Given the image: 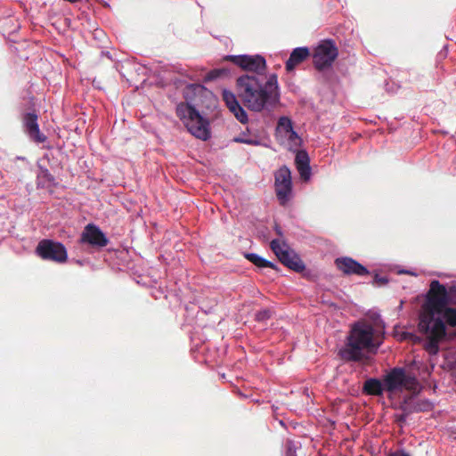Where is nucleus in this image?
I'll return each instance as SVG.
<instances>
[{
    "instance_id": "obj_1",
    "label": "nucleus",
    "mask_w": 456,
    "mask_h": 456,
    "mask_svg": "<svg viewBox=\"0 0 456 456\" xmlns=\"http://www.w3.org/2000/svg\"><path fill=\"white\" fill-rule=\"evenodd\" d=\"M237 94L250 110L260 112L273 109L280 102L278 78L275 74L265 77L242 75L236 81Z\"/></svg>"
},
{
    "instance_id": "obj_2",
    "label": "nucleus",
    "mask_w": 456,
    "mask_h": 456,
    "mask_svg": "<svg viewBox=\"0 0 456 456\" xmlns=\"http://www.w3.org/2000/svg\"><path fill=\"white\" fill-rule=\"evenodd\" d=\"M206 88L200 84H189L183 90L185 102L176 105L175 112L188 131L196 138L207 141L211 136L210 125L194 106V98L205 93Z\"/></svg>"
},
{
    "instance_id": "obj_3",
    "label": "nucleus",
    "mask_w": 456,
    "mask_h": 456,
    "mask_svg": "<svg viewBox=\"0 0 456 456\" xmlns=\"http://www.w3.org/2000/svg\"><path fill=\"white\" fill-rule=\"evenodd\" d=\"M379 346L373 326L365 321H359L352 324L338 355L346 362H360L364 357V350L376 351Z\"/></svg>"
},
{
    "instance_id": "obj_4",
    "label": "nucleus",
    "mask_w": 456,
    "mask_h": 456,
    "mask_svg": "<svg viewBox=\"0 0 456 456\" xmlns=\"http://www.w3.org/2000/svg\"><path fill=\"white\" fill-rule=\"evenodd\" d=\"M387 392L390 395L403 390L417 392L420 385L414 374L406 371L403 367H395L383 376Z\"/></svg>"
},
{
    "instance_id": "obj_5",
    "label": "nucleus",
    "mask_w": 456,
    "mask_h": 456,
    "mask_svg": "<svg viewBox=\"0 0 456 456\" xmlns=\"http://www.w3.org/2000/svg\"><path fill=\"white\" fill-rule=\"evenodd\" d=\"M270 247L279 260L287 267L296 272L305 269V265L299 256L290 248L284 240L274 239Z\"/></svg>"
},
{
    "instance_id": "obj_6",
    "label": "nucleus",
    "mask_w": 456,
    "mask_h": 456,
    "mask_svg": "<svg viewBox=\"0 0 456 456\" xmlns=\"http://www.w3.org/2000/svg\"><path fill=\"white\" fill-rule=\"evenodd\" d=\"M275 136L281 145L293 151H296L302 142L301 137L293 129L291 119L288 117L279 118Z\"/></svg>"
},
{
    "instance_id": "obj_7",
    "label": "nucleus",
    "mask_w": 456,
    "mask_h": 456,
    "mask_svg": "<svg viewBox=\"0 0 456 456\" xmlns=\"http://www.w3.org/2000/svg\"><path fill=\"white\" fill-rule=\"evenodd\" d=\"M419 330L427 337L443 338L445 335L444 322L436 311L428 308L419 317Z\"/></svg>"
},
{
    "instance_id": "obj_8",
    "label": "nucleus",
    "mask_w": 456,
    "mask_h": 456,
    "mask_svg": "<svg viewBox=\"0 0 456 456\" xmlns=\"http://www.w3.org/2000/svg\"><path fill=\"white\" fill-rule=\"evenodd\" d=\"M225 60L232 61L243 70L253 73L251 76L265 77L266 61L259 54L227 55ZM248 75L250 76L249 74Z\"/></svg>"
},
{
    "instance_id": "obj_9",
    "label": "nucleus",
    "mask_w": 456,
    "mask_h": 456,
    "mask_svg": "<svg viewBox=\"0 0 456 456\" xmlns=\"http://www.w3.org/2000/svg\"><path fill=\"white\" fill-rule=\"evenodd\" d=\"M338 55V50L335 42L331 39L323 40L314 49L313 56L314 67L318 70L329 69L332 66Z\"/></svg>"
},
{
    "instance_id": "obj_10",
    "label": "nucleus",
    "mask_w": 456,
    "mask_h": 456,
    "mask_svg": "<svg viewBox=\"0 0 456 456\" xmlns=\"http://www.w3.org/2000/svg\"><path fill=\"white\" fill-rule=\"evenodd\" d=\"M36 253L44 260L57 263H64L68 258L64 245L52 240H41L36 248Z\"/></svg>"
},
{
    "instance_id": "obj_11",
    "label": "nucleus",
    "mask_w": 456,
    "mask_h": 456,
    "mask_svg": "<svg viewBox=\"0 0 456 456\" xmlns=\"http://www.w3.org/2000/svg\"><path fill=\"white\" fill-rule=\"evenodd\" d=\"M275 192L281 205L284 206L292 194L291 172L287 166L281 167L274 175Z\"/></svg>"
},
{
    "instance_id": "obj_12",
    "label": "nucleus",
    "mask_w": 456,
    "mask_h": 456,
    "mask_svg": "<svg viewBox=\"0 0 456 456\" xmlns=\"http://www.w3.org/2000/svg\"><path fill=\"white\" fill-rule=\"evenodd\" d=\"M449 303V296L444 285L438 281H432L426 308L441 313Z\"/></svg>"
},
{
    "instance_id": "obj_13",
    "label": "nucleus",
    "mask_w": 456,
    "mask_h": 456,
    "mask_svg": "<svg viewBox=\"0 0 456 456\" xmlns=\"http://www.w3.org/2000/svg\"><path fill=\"white\" fill-rule=\"evenodd\" d=\"M109 241L106 234L94 224L86 225L80 236L81 243L88 244L94 248H104Z\"/></svg>"
},
{
    "instance_id": "obj_14",
    "label": "nucleus",
    "mask_w": 456,
    "mask_h": 456,
    "mask_svg": "<svg viewBox=\"0 0 456 456\" xmlns=\"http://www.w3.org/2000/svg\"><path fill=\"white\" fill-rule=\"evenodd\" d=\"M337 268L346 275L365 276L370 273L369 270L358 261L349 256L338 257L335 260Z\"/></svg>"
},
{
    "instance_id": "obj_15",
    "label": "nucleus",
    "mask_w": 456,
    "mask_h": 456,
    "mask_svg": "<svg viewBox=\"0 0 456 456\" xmlns=\"http://www.w3.org/2000/svg\"><path fill=\"white\" fill-rule=\"evenodd\" d=\"M433 403L428 399L409 395L403 398L400 403L399 409L401 411H407L408 412L414 413L429 411L433 409Z\"/></svg>"
},
{
    "instance_id": "obj_16",
    "label": "nucleus",
    "mask_w": 456,
    "mask_h": 456,
    "mask_svg": "<svg viewBox=\"0 0 456 456\" xmlns=\"http://www.w3.org/2000/svg\"><path fill=\"white\" fill-rule=\"evenodd\" d=\"M23 126L28 135L37 142H44L46 137L40 133L37 122V115L35 112H28L22 118Z\"/></svg>"
},
{
    "instance_id": "obj_17",
    "label": "nucleus",
    "mask_w": 456,
    "mask_h": 456,
    "mask_svg": "<svg viewBox=\"0 0 456 456\" xmlns=\"http://www.w3.org/2000/svg\"><path fill=\"white\" fill-rule=\"evenodd\" d=\"M310 54L308 47L301 46L293 49L285 63L287 71H292L296 66L303 62Z\"/></svg>"
},
{
    "instance_id": "obj_18",
    "label": "nucleus",
    "mask_w": 456,
    "mask_h": 456,
    "mask_svg": "<svg viewBox=\"0 0 456 456\" xmlns=\"http://www.w3.org/2000/svg\"><path fill=\"white\" fill-rule=\"evenodd\" d=\"M362 391L369 395L381 396L385 391L387 392V388L383 379L370 378L364 381Z\"/></svg>"
},
{
    "instance_id": "obj_19",
    "label": "nucleus",
    "mask_w": 456,
    "mask_h": 456,
    "mask_svg": "<svg viewBox=\"0 0 456 456\" xmlns=\"http://www.w3.org/2000/svg\"><path fill=\"white\" fill-rule=\"evenodd\" d=\"M245 257L259 268H274V264L263 258L256 253H247Z\"/></svg>"
},
{
    "instance_id": "obj_20",
    "label": "nucleus",
    "mask_w": 456,
    "mask_h": 456,
    "mask_svg": "<svg viewBox=\"0 0 456 456\" xmlns=\"http://www.w3.org/2000/svg\"><path fill=\"white\" fill-rule=\"evenodd\" d=\"M441 315L444 322L448 323L452 327H456V309L444 307L441 313H437Z\"/></svg>"
},
{
    "instance_id": "obj_21",
    "label": "nucleus",
    "mask_w": 456,
    "mask_h": 456,
    "mask_svg": "<svg viewBox=\"0 0 456 456\" xmlns=\"http://www.w3.org/2000/svg\"><path fill=\"white\" fill-rule=\"evenodd\" d=\"M222 95L229 110H231L233 106H236L239 103L236 95L227 89L223 90Z\"/></svg>"
},
{
    "instance_id": "obj_22",
    "label": "nucleus",
    "mask_w": 456,
    "mask_h": 456,
    "mask_svg": "<svg viewBox=\"0 0 456 456\" xmlns=\"http://www.w3.org/2000/svg\"><path fill=\"white\" fill-rule=\"evenodd\" d=\"M235 118L242 124H246L248 120V114L246 110L241 107L240 102L233 106V108L230 110Z\"/></svg>"
},
{
    "instance_id": "obj_23",
    "label": "nucleus",
    "mask_w": 456,
    "mask_h": 456,
    "mask_svg": "<svg viewBox=\"0 0 456 456\" xmlns=\"http://www.w3.org/2000/svg\"><path fill=\"white\" fill-rule=\"evenodd\" d=\"M301 448L299 442L287 439L285 443V456H297V451Z\"/></svg>"
},
{
    "instance_id": "obj_24",
    "label": "nucleus",
    "mask_w": 456,
    "mask_h": 456,
    "mask_svg": "<svg viewBox=\"0 0 456 456\" xmlns=\"http://www.w3.org/2000/svg\"><path fill=\"white\" fill-rule=\"evenodd\" d=\"M295 164L296 167L310 165V158L305 151H296Z\"/></svg>"
},
{
    "instance_id": "obj_25",
    "label": "nucleus",
    "mask_w": 456,
    "mask_h": 456,
    "mask_svg": "<svg viewBox=\"0 0 456 456\" xmlns=\"http://www.w3.org/2000/svg\"><path fill=\"white\" fill-rule=\"evenodd\" d=\"M428 342L427 343L426 348L430 354H436L438 351V341L442 338L428 337Z\"/></svg>"
},
{
    "instance_id": "obj_26",
    "label": "nucleus",
    "mask_w": 456,
    "mask_h": 456,
    "mask_svg": "<svg viewBox=\"0 0 456 456\" xmlns=\"http://www.w3.org/2000/svg\"><path fill=\"white\" fill-rule=\"evenodd\" d=\"M297 172L299 173L300 177L304 181L310 180L311 175H312V169H311L310 165L299 167H297Z\"/></svg>"
},
{
    "instance_id": "obj_27",
    "label": "nucleus",
    "mask_w": 456,
    "mask_h": 456,
    "mask_svg": "<svg viewBox=\"0 0 456 456\" xmlns=\"http://www.w3.org/2000/svg\"><path fill=\"white\" fill-rule=\"evenodd\" d=\"M233 141L236 142L245 143V144H248V145H258L259 144V141L258 140L248 138L245 134H241L240 136L235 137L233 139Z\"/></svg>"
},
{
    "instance_id": "obj_28",
    "label": "nucleus",
    "mask_w": 456,
    "mask_h": 456,
    "mask_svg": "<svg viewBox=\"0 0 456 456\" xmlns=\"http://www.w3.org/2000/svg\"><path fill=\"white\" fill-rule=\"evenodd\" d=\"M224 74H226V71L224 69H213L208 73L206 78H207V80H215Z\"/></svg>"
},
{
    "instance_id": "obj_29",
    "label": "nucleus",
    "mask_w": 456,
    "mask_h": 456,
    "mask_svg": "<svg viewBox=\"0 0 456 456\" xmlns=\"http://www.w3.org/2000/svg\"><path fill=\"white\" fill-rule=\"evenodd\" d=\"M271 317V312L267 309L261 310L256 314V320L257 322H265Z\"/></svg>"
},
{
    "instance_id": "obj_30",
    "label": "nucleus",
    "mask_w": 456,
    "mask_h": 456,
    "mask_svg": "<svg viewBox=\"0 0 456 456\" xmlns=\"http://www.w3.org/2000/svg\"><path fill=\"white\" fill-rule=\"evenodd\" d=\"M39 176L44 178L45 181H47L49 183H53V181H54V178L52 175V174L49 172V170L47 168H45V167L40 168Z\"/></svg>"
},
{
    "instance_id": "obj_31",
    "label": "nucleus",
    "mask_w": 456,
    "mask_h": 456,
    "mask_svg": "<svg viewBox=\"0 0 456 456\" xmlns=\"http://www.w3.org/2000/svg\"><path fill=\"white\" fill-rule=\"evenodd\" d=\"M411 412H408L407 411H402L401 414L395 415V420L399 423H405L407 420V418L409 415H411Z\"/></svg>"
},
{
    "instance_id": "obj_32",
    "label": "nucleus",
    "mask_w": 456,
    "mask_h": 456,
    "mask_svg": "<svg viewBox=\"0 0 456 456\" xmlns=\"http://www.w3.org/2000/svg\"><path fill=\"white\" fill-rule=\"evenodd\" d=\"M388 456H411L405 450L399 449L394 452H390Z\"/></svg>"
},
{
    "instance_id": "obj_33",
    "label": "nucleus",
    "mask_w": 456,
    "mask_h": 456,
    "mask_svg": "<svg viewBox=\"0 0 456 456\" xmlns=\"http://www.w3.org/2000/svg\"><path fill=\"white\" fill-rule=\"evenodd\" d=\"M374 281H375L377 283L380 284V285H385V284H387V283L388 282V280H387V277H385V276H379V274H376V275H375Z\"/></svg>"
},
{
    "instance_id": "obj_34",
    "label": "nucleus",
    "mask_w": 456,
    "mask_h": 456,
    "mask_svg": "<svg viewBox=\"0 0 456 456\" xmlns=\"http://www.w3.org/2000/svg\"><path fill=\"white\" fill-rule=\"evenodd\" d=\"M274 231L276 232V233L280 236V237H283V232H282V229L278 225L276 224L274 226Z\"/></svg>"
},
{
    "instance_id": "obj_35",
    "label": "nucleus",
    "mask_w": 456,
    "mask_h": 456,
    "mask_svg": "<svg viewBox=\"0 0 456 456\" xmlns=\"http://www.w3.org/2000/svg\"><path fill=\"white\" fill-rule=\"evenodd\" d=\"M401 273H411V272H409V271H402Z\"/></svg>"
}]
</instances>
